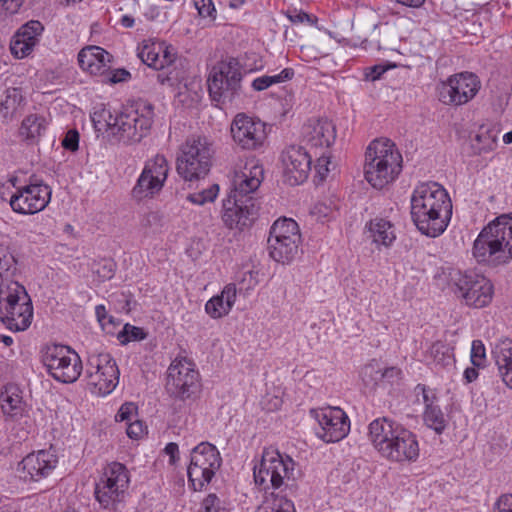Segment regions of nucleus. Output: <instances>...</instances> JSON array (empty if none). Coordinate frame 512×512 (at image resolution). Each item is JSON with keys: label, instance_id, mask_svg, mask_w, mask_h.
I'll list each match as a JSON object with an SVG mask.
<instances>
[{"label": "nucleus", "instance_id": "61", "mask_svg": "<svg viewBox=\"0 0 512 512\" xmlns=\"http://www.w3.org/2000/svg\"><path fill=\"white\" fill-rule=\"evenodd\" d=\"M464 377L468 383L476 380L478 377V371L476 370L475 366L466 368L464 371Z\"/></svg>", "mask_w": 512, "mask_h": 512}, {"label": "nucleus", "instance_id": "44", "mask_svg": "<svg viewBox=\"0 0 512 512\" xmlns=\"http://www.w3.org/2000/svg\"><path fill=\"white\" fill-rule=\"evenodd\" d=\"M147 335L143 328L126 323L118 333L117 339L122 345H126L129 342L142 341L146 339Z\"/></svg>", "mask_w": 512, "mask_h": 512}, {"label": "nucleus", "instance_id": "30", "mask_svg": "<svg viewBox=\"0 0 512 512\" xmlns=\"http://www.w3.org/2000/svg\"><path fill=\"white\" fill-rule=\"evenodd\" d=\"M365 235L378 249L380 247L388 248L396 240L394 225L389 220L379 217L371 219L366 224Z\"/></svg>", "mask_w": 512, "mask_h": 512}, {"label": "nucleus", "instance_id": "25", "mask_svg": "<svg viewBox=\"0 0 512 512\" xmlns=\"http://www.w3.org/2000/svg\"><path fill=\"white\" fill-rule=\"evenodd\" d=\"M336 140V127L327 118L309 119L302 127V141L314 149H328Z\"/></svg>", "mask_w": 512, "mask_h": 512}, {"label": "nucleus", "instance_id": "51", "mask_svg": "<svg viewBox=\"0 0 512 512\" xmlns=\"http://www.w3.org/2000/svg\"><path fill=\"white\" fill-rule=\"evenodd\" d=\"M62 146L69 151L75 152L79 147V133L75 129L67 131L62 140Z\"/></svg>", "mask_w": 512, "mask_h": 512}, {"label": "nucleus", "instance_id": "54", "mask_svg": "<svg viewBox=\"0 0 512 512\" xmlns=\"http://www.w3.org/2000/svg\"><path fill=\"white\" fill-rule=\"evenodd\" d=\"M285 15L292 23L314 22L312 16L303 11L287 10Z\"/></svg>", "mask_w": 512, "mask_h": 512}, {"label": "nucleus", "instance_id": "26", "mask_svg": "<svg viewBox=\"0 0 512 512\" xmlns=\"http://www.w3.org/2000/svg\"><path fill=\"white\" fill-rule=\"evenodd\" d=\"M57 456L48 450L28 454L18 465V471L25 480L39 481L46 478L56 467Z\"/></svg>", "mask_w": 512, "mask_h": 512}, {"label": "nucleus", "instance_id": "64", "mask_svg": "<svg viewBox=\"0 0 512 512\" xmlns=\"http://www.w3.org/2000/svg\"><path fill=\"white\" fill-rule=\"evenodd\" d=\"M120 23L125 28H131V27H133L135 20L133 17H131L129 15H124L121 17Z\"/></svg>", "mask_w": 512, "mask_h": 512}, {"label": "nucleus", "instance_id": "27", "mask_svg": "<svg viewBox=\"0 0 512 512\" xmlns=\"http://www.w3.org/2000/svg\"><path fill=\"white\" fill-rule=\"evenodd\" d=\"M138 57L148 67L163 70L175 62L177 54L165 42L148 39L138 47Z\"/></svg>", "mask_w": 512, "mask_h": 512}, {"label": "nucleus", "instance_id": "53", "mask_svg": "<svg viewBox=\"0 0 512 512\" xmlns=\"http://www.w3.org/2000/svg\"><path fill=\"white\" fill-rule=\"evenodd\" d=\"M494 512H512V494L501 495L494 505Z\"/></svg>", "mask_w": 512, "mask_h": 512}, {"label": "nucleus", "instance_id": "50", "mask_svg": "<svg viewBox=\"0 0 512 512\" xmlns=\"http://www.w3.org/2000/svg\"><path fill=\"white\" fill-rule=\"evenodd\" d=\"M136 413H137V406L134 403L126 402L118 410V412L115 416V420L117 422H123V421L131 422Z\"/></svg>", "mask_w": 512, "mask_h": 512}, {"label": "nucleus", "instance_id": "14", "mask_svg": "<svg viewBox=\"0 0 512 512\" xmlns=\"http://www.w3.org/2000/svg\"><path fill=\"white\" fill-rule=\"evenodd\" d=\"M221 464L220 453L214 445L202 442L193 448L187 469L188 481L192 489L201 491L211 482Z\"/></svg>", "mask_w": 512, "mask_h": 512}, {"label": "nucleus", "instance_id": "13", "mask_svg": "<svg viewBox=\"0 0 512 512\" xmlns=\"http://www.w3.org/2000/svg\"><path fill=\"white\" fill-rule=\"evenodd\" d=\"M450 284L468 306L482 308L492 301L493 284L483 275L473 271L457 270L450 273Z\"/></svg>", "mask_w": 512, "mask_h": 512}, {"label": "nucleus", "instance_id": "1", "mask_svg": "<svg viewBox=\"0 0 512 512\" xmlns=\"http://www.w3.org/2000/svg\"><path fill=\"white\" fill-rule=\"evenodd\" d=\"M91 118L97 131H105L117 142L131 145L149 135L154 121V106L148 101L138 100L116 114L102 108Z\"/></svg>", "mask_w": 512, "mask_h": 512}, {"label": "nucleus", "instance_id": "31", "mask_svg": "<svg viewBox=\"0 0 512 512\" xmlns=\"http://www.w3.org/2000/svg\"><path fill=\"white\" fill-rule=\"evenodd\" d=\"M236 296V285L233 283L227 284L220 295H216L207 301L205 304L206 313L214 319L226 316L231 311Z\"/></svg>", "mask_w": 512, "mask_h": 512}, {"label": "nucleus", "instance_id": "20", "mask_svg": "<svg viewBox=\"0 0 512 512\" xmlns=\"http://www.w3.org/2000/svg\"><path fill=\"white\" fill-rule=\"evenodd\" d=\"M168 171V162L163 155L157 154L149 159L132 189L133 198L142 200L161 191L167 179Z\"/></svg>", "mask_w": 512, "mask_h": 512}, {"label": "nucleus", "instance_id": "23", "mask_svg": "<svg viewBox=\"0 0 512 512\" xmlns=\"http://www.w3.org/2000/svg\"><path fill=\"white\" fill-rule=\"evenodd\" d=\"M257 211L254 198H237L228 195L223 200L222 220L227 228L243 231L252 225Z\"/></svg>", "mask_w": 512, "mask_h": 512}, {"label": "nucleus", "instance_id": "35", "mask_svg": "<svg viewBox=\"0 0 512 512\" xmlns=\"http://www.w3.org/2000/svg\"><path fill=\"white\" fill-rule=\"evenodd\" d=\"M25 105V98L19 88H8L0 101V114L4 119H12Z\"/></svg>", "mask_w": 512, "mask_h": 512}, {"label": "nucleus", "instance_id": "16", "mask_svg": "<svg viewBox=\"0 0 512 512\" xmlns=\"http://www.w3.org/2000/svg\"><path fill=\"white\" fill-rule=\"evenodd\" d=\"M480 89L478 77L461 72L441 81L437 87L439 100L445 105L461 106L472 100Z\"/></svg>", "mask_w": 512, "mask_h": 512}, {"label": "nucleus", "instance_id": "7", "mask_svg": "<svg viewBox=\"0 0 512 512\" xmlns=\"http://www.w3.org/2000/svg\"><path fill=\"white\" fill-rule=\"evenodd\" d=\"M241 65L235 58H227L216 63L208 76L209 95L217 106L232 104L241 90Z\"/></svg>", "mask_w": 512, "mask_h": 512}, {"label": "nucleus", "instance_id": "47", "mask_svg": "<svg viewBox=\"0 0 512 512\" xmlns=\"http://www.w3.org/2000/svg\"><path fill=\"white\" fill-rule=\"evenodd\" d=\"M486 361L485 346L481 340H474L471 347V362L475 367H483Z\"/></svg>", "mask_w": 512, "mask_h": 512}, {"label": "nucleus", "instance_id": "24", "mask_svg": "<svg viewBox=\"0 0 512 512\" xmlns=\"http://www.w3.org/2000/svg\"><path fill=\"white\" fill-rule=\"evenodd\" d=\"M311 158L306 149L298 145H290L282 152L283 173L290 185H299L308 178Z\"/></svg>", "mask_w": 512, "mask_h": 512}, {"label": "nucleus", "instance_id": "4", "mask_svg": "<svg viewBox=\"0 0 512 512\" xmlns=\"http://www.w3.org/2000/svg\"><path fill=\"white\" fill-rule=\"evenodd\" d=\"M402 162V155L391 140H373L365 153V179L372 187L382 189L399 176Z\"/></svg>", "mask_w": 512, "mask_h": 512}, {"label": "nucleus", "instance_id": "19", "mask_svg": "<svg viewBox=\"0 0 512 512\" xmlns=\"http://www.w3.org/2000/svg\"><path fill=\"white\" fill-rule=\"evenodd\" d=\"M310 414L319 424L317 436L326 443L342 440L350 430L349 418L341 408L312 409Z\"/></svg>", "mask_w": 512, "mask_h": 512}, {"label": "nucleus", "instance_id": "29", "mask_svg": "<svg viewBox=\"0 0 512 512\" xmlns=\"http://www.w3.org/2000/svg\"><path fill=\"white\" fill-rule=\"evenodd\" d=\"M109 62L110 54L99 46H88L78 53L79 66L91 75H103Z\"/></svg>", "mask_w": 512, "mask_h": 512}, {"label": "nucleus", "instance_id": "21", "mask_svg": "<svg viewBox=\"0 0 512 512\" xmlns=\"http://www.w3.org/2000/svg\"><path fill=\"white\" fill-rule=\"evenodd\" d=\"M472 255L477 263L496 268L508 264L511 260L501 241L495 237L488 224L480 231L472 247Z\"/></svg>", "mask_w": 512, "mask_h": 512}, {"label": "nucleus", "instance_id": "46", "mask_svg": "<svg viewBox=\"0 0 512 512\" xmlns=\"http://www.w3.org/2000/svg\"><path fill=\"white\" fill-rule=\"evenodd\" d=\"M219 193V186L217 184L211 185L203 191L189 194L187 199L193 204L204 205L208 202H213Z\"/></svg>", "mask_w": 512, "mask_h": 512}, {"label": "nucleus", "instance_id": "15", "mask_svg": "<svg viewBox=\"0 0 512 512\" xmlns=\"http://www.w3.org/2000/svg\"><path fill=\"white\" fill-rule=\"evenodd\" d=\"M86 376L91 392L105 396L117 386L119 369L109 353L92 354L87 361Z\"/></svg>", "mask_w": 512, "mask_h": 512}, {"label": "nucleus", "instance_id": "9", "mask_svg": "<svg viewBox=\"0 0 512 512\" xmlns=\"http://www.w3.org/2000/svg\"><path fill=\"white\" fill-rule=\"evenodd\" d=\"M130 474L126 466L119 462L108 464L95 485V498L101 508L117 511L128 496Z\"/></svg>", "mask_w": 512, "mask_h": 512}, {"label": "nucleus", "instance_id": "6", "mask_svg": "<svg viewBox=\"0 0 512 512\" xmlns=\"http://www.w3.org/2000/svg\"><path fill=\"white\" fill-rule=\"evenodd\" d=\"M254 481L263 490L287 488L290 480H295V462L273 448H265L261 460L253 468Z\"/></svg>", "mask_w": 512, "mask_h": 512}, {"label": "nucleus", "instance_id": "55", "mask_svg": "<svg viewBox=\"0 0 512 512\" xmlns=\"http://www.w3.org/2000/svg\"><path fill=\"white\" fill-rule=\"evenodd\" d=\"M145 427L139 420L129 422L127 427V435L132 439H139L143 436Z\"/></svg>", "mask_w": 512, "mask_h": 512}, {"label": "nucleus", "instance_id": "11", "mask_svg": "<svg viewBox=\"0 0 512 512\" xmlns=\"http://www.w3.org/2000/svg\"><path fill=\"white\" fill-rule=\"evenodd\" d=\"M41 362L48 374L61 383L75 382L83 368L79 355L68 346L60 344L42 347Z\"/></svg>", "mask_w": 512, "mask_h": 512}, {"label": "nucleus", "instance_id": "57", "mask_svg": "<svg viewBox=\"0 0 512 512\" xmlns=\"http://www.w3.org/2000/svg\"><path fill=\"white\" fill-rule=\"evenodd\" d=\"M131 77L130 72L125 69H117L110 72L109 81L111 83H119L127 81Z\"/></svg>", "mask_w": 512, "mask_h": 512}, {"label": "nucleus", "instance_id": "63", "mask_svg": "<svg viewBox=\"0 0 512 512\" xmlns=\"http://www.w3.org/2000/svg\"><path fill=\"white\" fill-rule=\"evenodd\" d=\"M104 273L102 274L103 278L110 279L114 275V264L112 262H107L103 266Z\"/></svg>", "mask_w": 512, "mask_h": 512}, {"label": "nucleus", "instance_id": "43", "mask_svg": "<svg viewBox=\"0 0 512 512\" xmlns=\"http://www.w3.org/2000/svg\"><path fill=\"white\" fill-rule=\"evenodd\" d=\"M256 512H296L294 503L286 496L276 494L270 504L259 507Z\"/></svg>", "mask_w": 512, "mask_h": 512}, {"label": "nucleus", "instance_id": "39", "mask_svg": "<svg viewBox=\"0 0 512 512\" xmlns=\"http://www.w3.org/2000/svg\"><path fill=\"white\" fill-rule=\"evenodd\" d=\"M422 418L424 424L437 434H442L448 425V420L439 404L424 408Z\"/></svg>", "mask_w": 512, "mask_h": 512}, {"label": "nucleus", "instance_id": "3", "mask_svg": "<svg viewBox=\"0 0 512 512\" xmlns=\"http://www.w3.org/2000/svg\"><path fill=\"white\" fill-rule=\"evenodd\" d=\"M368 430L373 447L387 461L405 464L418 459L420 447L417 436L401 424L381 417L373 420Z\"/></svg>", "mask_w": 512, "mask_h": 512}, {"label": "nucleus", "instance_id": "32", "mask_svg": "<svg viewBox=\"0 0 512 512\" xmlns=\"http://www.w3.org/2000/svg\"><path fill=\"white\" fill-rule=\"evenodd\" d=\"M492 353L503 382L512 389V341H500Z\"/></svg>", "mask_w": 512, "mask_h": 512}, {"label": "nucleus", "instance_id": "42", "mask_svg": "<svg viewBox=\"0 0 512 512\" xmlns=\"http://www.w3.org/2000/svg\"><path fill=\"white\" fill-rule=\"evenodd\" d=\"M195 9L204 25L211 26L217 19V10L212 0H193Z\"/></svg>", "mask_w": 512, "mask_h": 512}, {"label": "nucleus", "instance_id": "34", "mask_svg": "<svg viewBox=\"0 0 512 512\" xmlns=\"http://www.w3.org/2000/svg\"><path fill=\"white\" fill-rule=\"evenodd\" d=\"M46 130L45 118L38 114L26 116L20 126V136L31 144L37 143Z\"/></svg>", "mask_w": 512, "mask_h": 512}, {"label": "nucleus", "instance_id": "59", "mask_svg": "<svg viewBox=\"0 0 512 512\" xmlns=\"http://www.w3.org/2000/svg\"><path fill=\"white\" fill-rule=\"evenodd\" d=\"M331 209L322 203L316 204L311 213L317 216L318 219L327 218L330 215Z\"/></svg>", "mask_w": 512, "mask_h": 512}, {"label": "nucleus", "instance_id": "49", "mask_svg": "<svg viewBox=\"0 0 512 512\" xmlns=\"http://www.w3.org/2000/svg\"><path fill=\"white\" fill-rule=\"evenodd\" d=\"M222 509L221 500L216 494L211 493L203 499L199 512H220Z\"/></svg>", "mask_w": 512, "mask_h": 512}, {"label": "nucleus", "instance_id": "52", "mask_svg": "<svg viewBox=\"0 0 512 512\" xmlns=\"http://www.w3.org/2000/svg\"><path fill=\"white\" fill-rule=\"evenodd\" d=\"M388 70V66L374 65L364 70V77L367 81H376Z\"/></svg>", "mask_w": 512, "mask_h": 512}, {"label": "nucleus", "instance_id": "33", "mask_svg": "<svg viewBox=\"0 0 512 512\" xmlns=\"http://www.w3.org/2000/svg\"><path fill=\"white\" fill-rule=\"evenodd\" d=\"M488 226L512 260V214H502L489 222Z\"/></svg>", "mask_w": 512, "mask_h": 512}, {"label": "nucleus", "instance_id": "45", "mask_svg": "<svg viewBox=\"0 0 512 512\" xmlns=\"http://www.w3.org/2000/svg\"><path fill=\"white\" fill-rule=\"evenodd\" d=\"M414 392L418 401H420L421 397L424 408H430L439 404V397L437 396L436 390L425 384L416 385Z\"/></svg>", "mask_w": 512, "mask_h": 512}, {"label": "nucleus", "instance_id": "36", "mask_svg": "<svg viewBox=\"0 0 512 512\" xmlns=\"http://www.w3.org/2000/svg\"><path fill=\"white\" fill-rule=\"evenodd\" d=\"M498 131L489 125H481L471 140L476 154L492 151L496 147Z\"/></svg>", "mask_w": 512, "mask_h": 512}, {"label": "nucleus", "instance_id": "22", "mask_svg": "<svg viewBox=\"0 0 512 512\" xmlns=\"http://www.w3.org/2000/svg\"><path fill=\"white\" fill-rule=\"evenodd\" d=\"M263 177L262 165L254 158L248 159L243 166L235 167L228 195L237 198H253L252 194L259 188Z\"/></svg>", "mask_w": 512, "mask_h": 512}, {"label": "nucleus", "instance_id": "37", "mask_svg": "<svg viewBox=\"0 0 512 512\" xmlns=\"http://www.w3.org/2000/svg\"><path fill=\"white\" fill-rule=\"evenodd\" d=\"M427 359L436 367L446 368L454 365L452 349L441 341L434 342L427 351Z\"/></svg>", "mask_w": 512, "mask_h": 512}, {"label": "nucleus", "instance_id": "28", "mask_svg": "<svg viewBox=\"0 0 512 512\" xmlns=\"http://www.w3.org/2000/svg\"><path fill=\"white\" fill-rule=\"evenodd\" d=\"M44 26L38 20H30L22 25L11 39L10 50L16 58L28 56L39 41Z\"/></svg>", "mask_w": 512, "mask_h": 512}, {"label": "nucleus", "instance_id": "12", "mask_svg": "<svg viewBox=\"0 0 512 512\" xmlns=\"http://www.w3.org/2000/svg\"><path fill=\"white\" fill-rule=\"evenodd\" d=\"M301 234L296 221L290 218L278 219L270 229L268 238L269 255L276 262H292L299 254Z\"/></svg>", "mask_w": 512, "mask_h": 512}, {"label": "nucleus", "instance_id": "17", "mask_svg": "<svg viewBox=\"0 0 512 512\" xmlns=\"http://www.w3.org/2000/svg\"><path fill=\"white\" fill-rule=\"evenodd\" d=\"M234 144L243 151H256L264 147L267 139L266 124L260 119L238 113L230 125Z\"/></svg>", "mask_w": 512, "mask_h": 512}, {"label": "nucleus", "instance_id": "58", "mask_svg": "<svg viewBox=\"0 0 512 512\" xmlns=\"http://www.w3.org/2000/svg\"><path fill=\"white\" fill-rule=\"evenodd\" d=\"M164 451L170 457V460H169L170 464H172V465L176 464L177 460L179 459L178 445L176 443L170 442L166 445Z\"/></svg>", "mask_w": 512, "mask_h": 512}, {"label": "nucleus", "instance_id": "8", "mask_svg": "<svg viewBox=\"0 0 512 512\" xmlns=\"http://www.w3.org/2000/svg\"><path fill=\"white\" fill-rule=\"evenodd\" d=\"M33 306L25 287L17 281L5 285L0 298V319L9 330L24 331L32 322Z\"/></svg>", "mask_w": 512, "mask_h": 512}, {"label": "nucleus", "instance_id": "62", "mask_svg": "<svg viewBox=\"0 0 512 512\" xmlns=\"http://www.w3.org/2000/svg\"><path fill=\"white\" fill-rule=\"evenodd\" d=\"M97 319L100 323H103L107 317L106 308L104 305H97L95 308Z\"/></svg>", "mask_w": 512, "mask_h": 512}, {"label": "nucleus", "instance_id": "38", "mask_svg": "<svg viewBox=\"0 0 512 512\" xmlns=\"http://www.w3.org/2000/svg\"><path fill=\"white\" fill-rule=\"evenodd\" d=\"M1 409L4 414L15 417L22 412V397L15 387H6L0 393Z\"/></svg>", "mask_w": 512, "mask_h": 512}, {"label": "nucleus", "instance_id": "48", "mask_svg": "<svg viewBox=\"0 0 512 512\" xmlns=\"http://www.w3.org/2000/svg\"><path fill=\"white\" fill-rule=\"evenodd\" d=\"M331 165L330 156L327 151H324L318 158L315 164L316 176L323 181L326 179L330 172L329 166Z\"/></svg>", "mask_w": 512, "mask_h": 512}, {"label": "nucleus", "instance_id": "60", "mask_svg": "<svg viewBox=\"0 0 512 512\" xmlns=\"http://www.w3.org/2000/svg\"><path fill=\"white\" fill-rule=\"evenodd\" d=\"M400 375H401V370L397 367L386 368L382 373V377L388 378V379L398 378V377H400Z\"/></svg>", "mask_w": 512, "mask_h": 512}, {"label": "nucleus", "instance_id": "10", "mask_svg": "<svg viewBox=\"0 0 512 512\" xmlns=\"http://www.w3.org/2000/svg\"><path fill=\"white\" fill-rule=\"evenodd\" d=\"M165 389L175 400H195L201 391V378L193 361L175 358L167 369Z\"/></svg>", "mask_w": 512, "mask_h": 512}, {"label": "nucleus", "instance_id": "5", "mask_svg": "<svg viewBox=\"0 0 512 512\" xmlns=\"http://www.w3.org/2000/svg\"><path fill=\"white\" fill-rule=\"evenodd\" d=\"M213 155V143L206 136L192 135L181 145L177 173L186 181L204 178L210 171Z\"/></svg>", "mask_w": 512, "mask_h": 512}, {"label": "nucleus", "instance_id": "56", "mask_svg": "<svg viewBox=\"0 0 512 512\" xmlns=\"http://www.w3.org/2000/svg\"><path fill=\"white\" fill-rule=\"evenodd\" d=\"M24 0H0L2 8L10 13L15 14L23 5Z\"/></svg>", "mask_w": 512, "mask_h": 512}, {"label": "nucleus", "instance_id": "18", "mask_svg": "<svg viewBox=\"0 0 512 512\" xmlns=\"http://www.w3.org/2000/svg\"><path fill=\"white\" fill-rule=\"evenodd\" d=\"M51 200V188L43 181L34 179L17 188L10 198V206L16 213L36 214L46 208Z\"/></svg>", "mask_w": 512, "mask_h": 512}, {"label": "nucleus", "instance_id": "40", "mask_svg": "<svg viewBox=\"0 0 512 512\" xmlns=\"http://www.w3.org/2000/svg\"><path fill=\"white\" fill-rule=\"evenodd\" d=\"M17 270V261L9 248L0 245V280L3 283H9L10 278L15 275Z\"/></svg>", "mask_w": 512, "mask_h": 512}, {"label": "nucleus", "instance_id": "2", "mask_svg": "<svg viewBox=\"0 0 512 512\" xmlns=\"http://www.w3.org/2000/svg\"><path fill=\"white\" fill-rule=\"evenodd\" d=\"M452 215V202L447 191L437 182H423L411 196V218L417 229L428 237H437L447 228Z\"/></svg>", "mask_w": 512, "mask_h": 512}, {"label": "nucleus", "instance_id": "41", "mask_svg": "<svg viewBox=\"0 0 512 512\" xmlns=\"http://www.w3.org/2000/svg\"><path fill=\"white\" fill-rule=\"evenodd\" d=\"M294 76V70L292 68H285L279 74H275L272 76L263 75L253 80L252 87L256 91H262L267 89L273 84L281 83L287 80L292 79Z\"/></svg>", "mask_w": 512, "mask_h": 512}]
</instances>
